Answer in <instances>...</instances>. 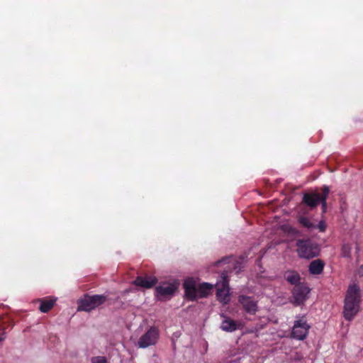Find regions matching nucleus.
Instances as JSON below:
<instances>
[{"label": "nucleus", "mask_w": 363, "mask_h": 363, "mask_svg": "<svg viewBox=\"0 0 363 363\" xmlns=\"http://www.w3.org/2000/svg\"><path fill=\"white\" fill-rule=\"evenodd\" d=\"M183 287L184 289V298L188 301H194L211 295L213 286L208 283L198 284L194 278L189 277L184 280Z\"/></svg>", "instance_id": "f257e3e1"}, {"label": "nucleus", "mask_w": 363, "mask_h": 363, "mask_svg": "<svg viewBox=\"0 0 363 363\" xmlns=\"http://www.w3.org/2000/svg\"><path fill=\"white\" fill-rule=\"evenodd\" d=\"M361 302L360 289L356 285L350 286L345 298L343 314L347 320H351L359 310Z\"/></svg>", "instance_id": "f03ea898"}, {"label": "nucleus", "mask_w": 363, "mask_h": 363, "mask_svg": "<svg viewBox=\"0 0 363 363\" xmlns=\"http://www.w3.org/2000/svg\"><path fill=\"white\" fill-rule=\"evenodd\" d=\"M108 300L107 296L104 294L89 295L85 294L78 300L77 310L89 312L96 308L103 305Z\"/></svg>", "instance_id": "7ed1b4c3"}, {"label": "nucleus", "mask_w": 363, "mask_h": 363, "mask_svg": "<svg viewBox=\"0 0 363 363\" xmlns=\"http://www.w3.org/2000/svg\"><path fill=\"white\" fill-rule=\"evenodd\" d=\"M297 253L300 257L311 259L317 257L320 252L319 246L311 240H298Z\"/></svg>", "instance_id": "20e7f679"}, {"label": "nucleus", "mask_w": 363, "mask_h": 363, "mask_svg": "<svg viewBox=\"0 0 363 363\" xmlns=\"http://www.w3.org/2000/svg\"><path fill=\"white\" fill-rule=\"evenodd\" d=\"M159 330L155 327H151L143 335H142L138 345L140 348H145L155 345L159 338Z\"/></svg>", "instance_id": "39448f33"}, {"label": "nucleus", "mask_w": 363, "mask_h": 363, "mask_svg": "<svg viewBox=\"0 0 363 363\" xmlns=\"http://www.w3.org/2000/svg\"><path fill=\"white\" fill-rule=\"evenodd\" d=\"M310 325L303 319L296 320L292 328L291 335L297 340H304L308 333Z\"/></svg>", "instance_id": "423d86ee"}, {"label": "nucleus", "mask_w": 363, "mask_h": 363, "mask_svg": "<svg viewBox=\"0 0 363 363\" xmlns=\"http://www.w3.org/2000/svg\"><path fill=\"white\" fill-rule=\"evenodd\" d=\"M178 288V284L169 283L160 285L155 288V296L158 300L172 296Z\"/></svg>", "instance_id": "0eeeda50"}, {"label": "nucleus", "mask_w": 363, "mask_h": 363, "mask_svg": "<svg viewBox=\"0 0 363 363\" xmlns=\"http://www.w3.org/2000/svg\"><path fill=\"white\" fill-rule=\"evenodd\" d=\"M310 292V289L303 284H299L294 287L292 291L293 303L299 306L302 304L307 298V295Z\"/></svg>", "instance_id": "6e6552de"}, {"label": "nucleus", "mask_w": 363, "mask_h": 363, "mask_svg": "<svg viewBox=\"0 0 363 363\" xmlns=\"http://www.w3.org/2000/svg\"><path fill=\"white\" fill-rule=\"evenodd\" d=\"M238 301L245 312L249 314H255L258 310L257 301L250 296L240 295L238 296Z\"/></svg>", "instance_id": "1a4fd4ad"}, {"label": "nucleus", "mask_w": 363, "mask_h": 363, "mask_svg": "<svg viewBox=\"0 0 363 363\" xmlns=\"http://www.w3.org/2000/svg\"><path fill=\"white\" fill-rule=\"evenodd\" d=\"M222 277L223 279L222 288L218 289L216 292V296L219 301L223 303H228L230 301L229 296V288H228V280L227 279V275L225 272L222 274Z\"/></svg>", "instance_id": "9d476101"}, {"label": "nucleus", "mask_w": 363, "mask_h": 363, "mask_svg": "<svg viewBox=\"0 0 363 363\" xmlns=\"http://www.w3.org/2000/svg\"><path fill=\"white\" fill-rule=\"evenodd\" d=\"M157 282V279L152 276H138L133 281V284L137 286L145 289H150L153 287Z\"/></svg>", "instance_id": "9b49d317"}, {"label": "nucleus", "mask_w": 363, "mask_h": 363, "mask_svg": "<svg viewBox=\"0 0 363 363\" xmlns=\"http://www.w3.org/2000/svg\"><path fill=\"white\" fill-rule=\"evenodd\" d=\"M223 318L220 328L225 332H233L237 330V323L235 320L227 315H221Z\"/></svg>", "instance_id": "f8f14e48"}, {"label": "nucleus", "mask_w": 363, "mask_h": 363, "mask_svg": "<svg viewBox=\"0 0 363 363\" xmlns=\"http://www.w3.org/2000/svg\"><path fill=\"white\" fill-rule=\"evenodd\" d=\"M284 277L288 283L294 285V286L301 284V277L296 271L288 270L284 273Z\"/></svg>", "instance_id": "ddd939ff"}, {"label": "nucleus", "mask_w": 363, "mask_h": 363, "mask_svg": "<svg viewBox=\"0 0 363 363\" xmlns=\"http://www.w3.org/2000/svg\"><path fill=\"white\" fill-rule=\"evenodd\" d=\"M320 201V196L318 194H306L303 202L311 208H315Z\"/></svg>", "instance_id": "4468645a"}, {"label": "nucleus", "mask_w": 363, "mask_h": 363, "mask_svg": "<svg viewBox=\"0 0 363 363\" xmlns=\"http://www.w3.org/2000/svg\"><path fill=\"white\" fill-rule=\"evenodd\" d=\"M324 265L325 264L321 259L313 260L309 264V272L311 274H320L323 270Z\"/></svg>", "instance_id": "2eb2a0df"}, {"label": "nucleus", "mask_w": 363, "mask_h": 363, "mask_svg": "<svg viewBox=\"0 0 363 363\" xmlns=\"http://www.w3.org/2000/svg\"><path fill=\"white\" fill-rule=\"evenodd\" d=\"M55 301L56 300L53 298L39 299L38 301L40 302L39 310L42 313L49 312L54 306Z\"/></svg>", "instance_id": "dca6fc26"}, {"label": "nucleus", "mask_w": 363, "mask_h": 363, "mask_svg": "<svg viewBox=\"0 0 363 363\" xmlns=\"http://www.w3.org/2000/svg\"><path fill=\"white\" fill-rule=\"evenodd\" d=\"M10 325V322L9 319L0 320V342L3 341L6 338V333L5 330Z\"/></svg>", "instance_id": "f3484780"}, {"label": "nucleus", "mask_w": 363, "mask_h": 363, "mask_svg": "<svg viewBox=\"0 0 363 363\" xmlns=\"http://www.w3.org/2000/svg\"><path fill=\"white\" fill-rule=\"evenodd\" d=\"M298 222L305 228H308V229H314L315 228V225L313 224L312 222H311V220H309V218H306V217H304V216H301L299 218H298Z\"/></svg>", "instance_id": "a211bd4d"}, {"label": "nucleus", "mask_w": 363, "mask_h": 363, "mask_svg": "<svg viewBox=\"0 0 363 363\" xmlns=\"http://www.w3.org/2000/svg\"><path fill=\"white\" fill-rule=\"evenodd\" d=\"M281 228L284 232L289 234L296 235L298 233V230L289 224L282 225Z\"/></svg>", "instance_id": "6ab92c4d"}, {"label": "nucleus", "mask_w": 363, "mask_h": 363, "mask_svg": "<svg viewBox=\"0 0 363 363\" xmlns=\"http://www.w3.org/2000/svg\"><path fill=\"white\" fill-rule=\"evenodd\" d=\"M341 255L344 257H350L351 255V246L348 244H344L342 247Z\"/></svg>", "instance_id": "aec40b11"}, {"label": "nucleus", "mask_w": 363, "mask_h": 363, "mask_svg": "<svg viewBox=\"0 0 363 363\" xmlns=\"http://www.w3.org/2000/svg\"><path fill=\"white\" fill-rule=\"evenodd\" d=\"M91 363H107V359L103 356L93 357L91 359Z\"/></svg>", "instance_id": "412c9836"}, {"label": "nucleus", "mask_w": 363, "mask_h": 363, "mask_svg": "<svg viewBox=\"0 0 363 363\" xmlns=\"http://www.w3.org/2000/svg\"><path fill=\"white\" fill-rule=\"evenodd\" d=\"M329 187L328 186H324L323 189V196H320V200L322 199H325V200L326 201V198L329 194Z\"/></svg>", "instance_id": "4be33fe9"}, {"label": "nucleus", "mask_w": 363, "mask_h": 363, "mask_svg": "<svg viewBox=\"0 0 363 363\" xmlns=\"http://www.w3.org/2000/svg\"><path fill=\"white\" fill-rule=\"evenodd\" d=\"M318 228H319L320 231H321V232H324L325 230L326 225L323 221H320L319 223Z\"/></svg>", "instance_id": "5701e85b"}, {"label": "nucleus", "mask_w": 363, "mask_h": 363, "mask_svg": "<svg viewBox=\"0 0 363 363\" xmlns=\"http://www.w3.org/2000/svg\"><path fill=\"white\" fill-rule=\"evenodd\" d=\"M320 202L322 203L323 211L325 213L326 211V201L325 199H322Z\"/></svg>", "instance_id": "b1692460"}, {"label": "nucleus", "mask_w": 363, "mask_h": 363, "mask_svg": "<svg viewBox=\"0 0 363 363\" xmlns=\"http://www.w3.org/2000/svg\"><path fill=\"white\" fill-rule=\"evenodd\" d=\"M228 259V257H225V258H223L220 260H218V261L216 262H215V266H218L220 264H221L223 262H225Z\"/></svg>", "instance_id": "393cba45"}, {"label": "nucleus", "mask_w": 363, "mask_h": 363, "mask_svg": "<svg viewBox=\"0 0 363 363\" xmlns=\"http://www.w3.org/2000/svg\"><path fill=\"white\" fill-rule=\"evenodd\" d=\"M174 337H176L177 338H179V336H176V335L174 334V336L172 338V345H173L174 348L175 347V338H174Z\"/></svg>", "instance_id": "a878e982"}]
</instances>
